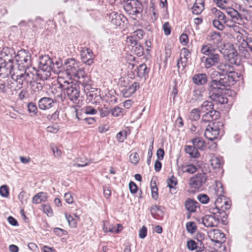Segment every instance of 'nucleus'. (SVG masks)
I'll return each instance as SVG.
<instances>
[{
	"instance_id": "nucleus-38",
	"label": "nucleus",
	"mask_w": 252,
	"mask_h": 252,
	"mask_svg": "<svg viewBox=\"0 0 252 252\" xmlns=\"http://www.w3.org/2000/svg\"><path fill=\"white\" fill-rule=\"evenodd\" d=\"M211 165L214 169H218L221 167V163L217 157H212L211 159Z\"/></svg>"
},
{
	"instance_id": "nucleus-45",
	"label": "nucleus",
	"mask_w": 252,
	"mask_h": 252,
	"mask_svg": "<svg viewBox=\"0 0 252 252\" xmlns=\"http://www.w3.org/2000/svg\"><path fill=\"white\" fill-rule=\"evenodd\" d=\"M185 172H188L190 174H192L196 171V167L192 164H188L183 167Z\"/></svg>"
},
{
	"instance_id": "nucleus-12",
	"label": "nucleus",
	"mask_w": 252,
	"mask_h": 252,
	"mask_svg": "<svg viewBox=\"0 0 252 252\" xmlns=\"http://www.w3.org/2000/svg\"><path fill=\"white\" fill-rule=\"evenodd\" d=\"M139 88V85L138 83H130L124 86L122 92L125 97H128L133 94L136 90Z\"/></svg>"
},
{
	"instance_id": "nucleus-20",
	"label": "nucleus",
	"mask_w": 252,
	"mask_h": 252,
	"mask_svg": "<svg viewBox=\"0 0 252 252\" xmlns=\"http://www.w3.org/2000/svg\"><path fill=\"white\" fill-rule=\"evenodd\" d=\"M87 99L93 103L99 102L101 99L100 91L96 89L91 91L87 95Z\"/></svg>"
},
{
	"instance_id": "nucleus-22",
	"label": "nucleus",
	"mask_w": 252,
	"mask_h": 252,
	"mask_svg": "<svg viewBox=\"0 0 252 252\" xmlns=\"http://www.w3.org/2000/svg\"><path fill=\"white\" fill-rule=\"evenodd\" d=\"M136 72L138 77L145 79L148 75L146 65L145 63L140 64L137 67Z\"/></svg>"
},
{
	"instance_id": "nucleus-9",
	"label": "nucleus",
	"mask_w": 252,
	"mask_h": 252,
	"mask_svg": "<svg viewBox=\"0 0 252 252\" xmlns=\"http://www.w3.org/2000/svg\"><path fill=\"white\" fill-rule=\"evenodd\" d=\"M38 105L40 110L49 112L54 108L55 102L52 98L45 97L39 99Z\"/></svg>"
},
{
	"instance_id": "nucleus-2",
	"label": "nucleus",
	"mask_w": 252,
	"mask_h": 252,
	"mask_svg": "<svg viewBox=\"0 0 252 252\" xmlns=\"http://www.w3.org/2000/svg\"><path fill=\"white\" fill-rule=\"evenodd\" d=\"M219 68L220 70L219 73L224 76L221 81H219L223 87L233 85L241 78V75L238 73L234 71L233 69L229 65L220 64L219 65Z\"/></svg>"
},
{
	"instance_id": "nucleus-11",
	"label": "nucleus",
	"mask_w": 252,
	"mask_h": 252,
	"mask_svg": "<svg viewBox=\"0 0 252 252\" xmlns=\"http://www.w3.org/2000/svg\"><path fill=\"white\" fill-rule=\"evenodd\" d=\"M208 235L210 240L216 243H221L224 241L225 235L219 230H211Z\"/></svg>"
},
{
	"instance_id": "nucleus-46",
	"label": "nucleus",
	"mask_w": 252,
	"mask_h": 252,
	"mask_svg": "<svg viewBox=\"0 0 252 252\" xmlns=\"http://www.w3.org/2000/svg\"><path fill=\"white\" fill-rule=\"evenodd\" d=\"M9 73V69L5 67L4 63L0 65V76H6Z\"/></svg>"
},
{
	"instance_id": "nucleus-58",
	"label": "nucleus",
	"mask_w": 252,
	"mask_h": 252,
	"mask_svg": "<svg viewBox=\"0 0 252 252\" xmlns=\"http://www.w3.org/2000/svg\"><path fill=\"white\" fill-rule=\"evenodd\" d=\"M156 156L158 159L162 160L164 156V152L163 150L161 148L158 149L157 151Z\"/></svg>"
},
{
	"instance_id": "nucleus-54",
	"label": "nucleus",
	"mask_w": 252,
	"mask_h": 252,
	"mask_svg": "<svg viewBox=\"0 0 252 252\" xmlns=\"http://www.w3.org/2000/svg\"><path fill=\"white\" fill-rule=\"evenodd\" d=\"M147 228L146 226H143L139 232V236L141 239H144L147 235Z\"/></svg>"
},
{
	"instance_id": "nucleus-15",
	"label": "nucleus",
	"mask_w": 252,
	"mask_h": 252,
	"mask_svg": "<svg viewBox=\"0 0 252 252\" xmlns=\"http://www.w3.org/2000/svg\"><path fill=\"white\" fill-rule=\"evenodd\" d=\"M221 219V216L216 215L215 217L210 215L205 216L202 218V223L206 227H214L217 225L218 220Z\"/></svg>"
},
{
	"instance_id": "nucleus-61",
	"label": "nucleus",
	"mask_w": 252,
	"mask_h": 252,
	"mask_svg": "<svg viewBox=\"0 0 252 252\" xmlns=\"http://www.w3.org/2000/svg\"><path fill=\"white\" fill-rule=\"evenodd\" d=\"M59 127L57 125L50 126L47 127V131L51 133H56L58 131Z\"/></svg>"
},
{
	"instance_id": "nucleus-43",
	"label": "nucleus",
	"mask_w": 252,
	"mask_h": 252,
	"mask_svg": "<svg viewBox=\"0 0 252 252\" xmlns=\"http://www.w3.org/2000/svg\"><path fill=\"white\" fill-rule=\"evenodd\" d=\"M127 132L126 130L120 131L117 135V140L119 142H123L126 138Z\"/></svg>"
},
{
	"instance_id": "nucleus-27",
	"label": "nucleus",
	"mask_w": 252,
	"mask_h": 252,
	"mask_svg": "<svg viewBox=\"0 0 252 252\" xmlns=\"http://www.w3.org/2000/svg\"><path fill=\"white\" fill-rule=\"evenodd\" d=\"M201 109L204 114L207 113L214 110L213 104L211 102L207 101L203 102L201 106Z\"/></svg>"
},
{
	"instance_id": "nucleus-25",
	"label": "nucleus",
	"mask_w": 252,
	"mask_h": 252,
	"mask_svg": "<svg viewBox=\"0 0 252 252\" xmlns=\"http://www.w3.org/2000/svg\"><path fill=\"white\" fill-rule=\"evenodd\" d=\"M192 81L197 85H202L207 82V77L205 74H196L192 77Z\"/></svg>"
},
{
	"instance_id": "nucleus-47",
	"label": "nucleus",
	"mask_w": 252,
	"mask_h": 252,
	"mask_svg": "<svg viewBox=\"0 0 252 252\" xmlns=\"http://www.w3.org/2000/svg\"><path fill=\"white\" fill-rule=\"evenodd\" d=\"M129 160L132 164H137L139 160V158L138 154L136 153H131L129 156Z\"/></svg>"
},
{
	"instance_id": "nucleus-37",
	"label": "nucleus",
	"mask_w": 252,
	"mask_h": 252,
	"mask_svg": "<svg viewBox=\"0 0 252 252\" xmlns=\"http://www.w3.org/2000/svg\"><path fill=\"white\" fill-rule=\"evenodd\" d=\"M28 112L32 114V116H36L38 110L36 105L33 102H30L27 105Z\"/></svg>"
},
{
	"instance_id": "nucleus-39",
	"label": "nucleus",
	"mask_w": 252,
	"mask_h": 252,
	"mask_svg": "<svg viewBox=\"0 0 252 252\" xmlns=\"http://www.w3.org/2000/svg\"><path fill=\"white\" fill-rule=\"evenodd\" d=\"M200 116V111L198 109H193L189 114V119L193 121L199 120Z\"/></svg>"
},
{
	"instance_id": "nucleus-23",
	"label": "nucleus",
	"mask_w": 252,
	"mask_h": 252,
	"mask_svg": "<svg viewBox=\"0 0 252 252\" xmlns=\"http://www.w3.org/2000/svg\"><path fill=\"white\" fill-rule=\"evenodd\" d=\"M204 9V0H195V1L192 7V13L194 14H200Z\"/></svg>"
},
{
	"instance_id": "nucleus-48",
	"label": "nucleus",
	"mask_w": 252,
	"mask_h": 252,
	"mask_svg": "<svg viewBox=\"0 0 252 252\" xmlns=\"http://www.w3.org/2000/svg\"><path fill=\"white\" fill-rule=\"evenodd\" d=\"M43 211L44 213H45L48 216H51L53 212L50 206L48 204H44L42 206Z\"/></svg>"
},
{
	"instance_id": "nucleus-41",
	"label": "nucleus",
	"mask_w": 252,
	"mask_h": 252,
	"mask_svg": "<svg viewBox=\"0 0 252 252\" xmlns=\"http://www.w3.org/2000/svg\"><path fill=\"white\" fill-rule=\"evenodd\" d=\"M226 12L232 18V20L235 19L238 20V17H240L238 12L233 8H228L226 9Z\"/></svg>"
},
{
	"instance_id": "nucleus-21",
	"label": "nucleus",
	"mask_w": 252,
	"mask_h": 252,
	"mask_svg": "<svg viewBox=\"0 0 252 252\" xmlns=\"http://www.w3.org/2000/svg\"><path fill=\"white\" fill-rule=\"evenodd\" d=\"M109 20L111 24L115 27L120 26L122 23L121 15L115 12H112L110 14Z\"/></svg>"
},
{
	"instance_id": "nucleus-13",
	"label": "nucleus",
	"mask_w": 252,
	"mask_h": 252,
	"mask_svg": "<svg viewBox=\"0 0 252 252\" xmlns=\"http://www.w3.org/2000/svg\"><path fill=\"white\" fill-rule=\"evenodd\" d=\"M81 59L85 64L91 65L94 63L93 52L89 49L82 50L81 52Z\"/></svg>"
},
{
	"instance_id": "nucleus-62",
	"label": "nucleus",
	"mask_w": 252,
	"mask_h": 252,
	"mask_svg": "<svg viewBox=\"0 0 252 252\" xmlns=\"http://www.w3.org/2000/svg\"><path fill=\"white\" fill-rule=\"evenodd\" d=\"M103 195L105 198L108 199L111 196V191L109 188H104L103 189Z\"/></svg>"
},
{
	"instance_id": "nucleus-51",
	"label": "nucleus",
	"mask_w": 252,
	"mask_h": 252,
	"mask_svg": "<svg viewBox=\"0 0 252 252\" xmlns=\"http://www.w3.org/2000/svg\"><path fill=\"white\" fill-rule=\"evenodd\" d=\"M180 42L183 46H186L189 43V38L186 34L183 33L180 37Z\"/></svg>"
},
{
	"instance_id": "nucleus-64",
	"label": "nucleus",
	"mask_w": 252,
	"mask_h": 252,
	"mask_svg": "<svg viewBox=\"0 0 252 252\" xmlns=\"http://www.w3.org/2000/svg\"><path fill=\"white\" fill-rule=\"evenodd\" d=\"M161 168V163L159 161V160L158 159L155 161L154 163V169L156 171H159Z\"/></svg>"
},
{
	"instance_id": "nucleus-5",
	"label": "nucleus",
	"mask_w": 252,
	"mask_h": 252,
	"mask_svg": "<svg viewBox=\"0 0 252 252\" xmlns=\"http://www.w3.org/2000/svg\"><path fill=\"white\" fill-rule=\"evenodd\" d=\"M52 64V60L48 56H44L40 59L38 75L43 79H46L50 76Z\"/></svg>"
},
{
	"instance_id": "nucleus-30",
	"label": "nucleus",
	"mask_w": 252,
	"mask_h": 252,
	"mask_svg": "<svg viewBox=\"0 0 252 252\" xmlns=\"http://www.w3.org/2000/svg\"><path fill=\"white\" fill-rule=\"evenodd\" d=\"M186 152L187 154H189L190 157L193 158H196L199 157V154L196 149V148L194 147H192L191 146H189L187 147L185 149Z\"/></svg>"
},
{
	"instance_id": "nucleus-56",
	"label": "nucleus",
	"mask_w": 252,
	"mask_h": 252,
	"mask_svg": "<svg viewBox=\"0 0 252 252\" xmlns=\"http://www.w3.org/2000/svg\"><path fill=\"white\" fill-rule=\"evenodd\" d=\"M28 247L32 252H39V249L37 246L33 243H29Z\"/></svg>"
},
{
	"instance_id": "nucleus-40",
	"label": "nucleus",
	"mask_w": 252,
	"mask_h": 252,
	"mask_svg": "<svg viewBox=\"0 0 252 252\" xmlns=\"http://www.w3.org/2000/svg\"><path fill=\"white\" fill-rule=\"evenodd\" d=\"M215 50V49L212 48L210 44H207L202 46L201 48V52L204 55H209Z\"/></svg>"
},
{
	"instance_id": "nucleus-32",
	"label": "nucleus",
	"mask_w": 252,
	"mask_h": 252,
	"mask_svg": "<svg viewBox=\"0 0 252 252\" xmlns=\"http://www.w3.org/2000/svg\"><path fill=\"white\" fill-rule=\"evenodd\" d=\"M133 51L135 54L139 57H141L143 55L144 53V50L142 45L140 44H136L133 45Z\"/></svg>"
},
{
	"instance_id": "nucleus-34",
	"label": "nucleus",
	"mask_w": 252,
	"mask_h": 252,
	"mask_svg": "<svg viewBox=\"0 0 252 252\" xmlns=\"http://www.w3.org/2000/svg\"><path fill=\"white\" fill-rule=\"evenodd\" d=\"M192 143L194 146L198 149L203 150L205 148L204 141L200 138L193 139Z\"/></svg>"
},
{
	"instance_id": "nucleus-4",
	"label": "nucleus",
	"mask_w": 252,
	"mask_h": 252,
	"mask_svg": "<svg viewBox=\"0 0 252 252\" xmlns=\"http://www.w3.org/2000/svg\"><path fill=\"white\" fill-rule=\"evenodd\" d=\"M60 88L66 94L71 101H76L80 93L75 84L69 83L65 80L58 81Z\"/></svg>"
},
{
	"instance_id": "nucleus-3",
	"label": "nucleus",
	"mask_w": 252,
	"mask_h": 252,
	"mask_svg": "<svg viewBox=\"0 0 252 252\" xmlns=\"http://www.w3.org/2000/svg\"><path fill=\"white\" fill-rule=\"evenodd\" d=\"M220 81L213 80L210 83L211 90L210 91V97L213 101L223 104L227 102V99L222 95L220 90H223L226 87H223Z\"/></svg>"
},
{
	"instance_id": "nucleus-18",
	"label": "nucleus",
	"mask_w": 252,
	"mask_h": 252,
	"mask_svg": "<svg viewBox=\"0 0 252 252\" xmlns=\"http://www.w3.org/2000/svg\"><path fill=\"white\" fill-rule=\"evenodd\" d=\"M143 35V32L137 30L133 32L132 34L127 38V41L131 45L137 44V41L141 39Z\"/></svg>"
},
{
	"instance_id": "nucleus-53",
	"label": "nucleus",
	"mask_w": 252,
	"mask_h": 252,
	"mask_svg": "<svg viewBox=\"0 0 252 252\" xmlns=\"http://www.w3.org/2000/svg\"><path fill=\"white\" fill-rule=\"evenodd\" d=\"M197 198L202 204H206L208 203L209 200V197L205 194L198 195Z\"/></svg>"
},
{
	"instance_id": "nucleus-14",
	"label": "nucleus",
	"mask_w": 252,
	"mask_h": 252,
	"mask_svg": "<svg viewBox=\"0 0 252 252\" xmlns=\"http://www.w3.org/2000/svg\"><path fill=\"white\" fill-rule=\"evenodd\" d=\"M30 56L28 52L25 50H21L18 52L16 57V61L19 65L24 67L26 64L30 61Z\"/></svg>"
},
{
	"instance_id": "nucleus-1",
	"label": "nucleus",
	"mask_w": 252,
	"mask_h": 252,
	"mask_svg": "<svg viewBox=\"0 0 252 252\" xmlns=\"http://www.w3.org/2000/svg\"><path fill=\"white\" fill-rule=\"evenodd\" d=\"M55 65L58 68L62 66V69L59 71L54 67L53 68L54 71L58 73V81L64 80L65 78L78 82L80 79L85 77L86 74L80 63L74 58L66 59L63 64L60 60L56 62Z\"/></svg>"
},
{
	"instance_id": "nucleus-7",
	"label": "nucleus",
	"mask_w": 252,
	"mask_h": 252,
	"mask_svg": "<svg viewBox=\"0 0 252 252\" xmlns=\"http://www.w3.org/2000/svg\"><path fill=\"white\" fill-rule=\"evenodd\" d=\"M220 122L212 123L209 124L205 131L204 135L206 138L210 140L216 139L220 133Z\"/></svg>"
},
{
	"instance_id": "nucleus-63",
	"label": "nucleus",
	"mask_w": 252,
	"mask_h": 252,
	"mask_svg": "<svg viewBox=\"0 0 252 252\" xmlns=\"http://www.w3.org/2000/svg\"><path fill=\"white\" fill-rule=\"evenodd\" d=\"M244 46V48H246L247 47L248 49H249L252 52V40H248L247 41H244V43L242 44Z\"/></svg>"
},
{
	"instance_id": "nucleus-60",
	"label": "nucleus",
	"mask_w": 252,
	"mask_h": 252,
	"mask_svg": "<svg viewBox=\"0 0 252 252\" xmlns=\"http://www.w3.org/2000/svg\"><path fill=\"white\" fill-rule=\"evenodd\" d=\"M124 227L122 224L120 223H118L117 224V227L115 228V226H114V229H113V233L118 234L120 233L123 230Z\"/></svg>"
},
{
	"instance_id": "nucleus-49",
	"label": "nucleus",
	"mask_w": 252,
	"mask_h": 252,
	"mask_svg": "<svg viewBox=\"0 0 252 252\" xmlns=\"http://www.w3.org/2000/svg\"><path fill=\"white\" fill-rule=\"evenodd\" d=\"M186 227L188 232L192 233L196 229V225L193 222H189L187 223Z\"/></svg>"
},
{
	"instance_id": "nucleus-36",
	"label": "nucleus",
	"mask_w": 252,
	"mask_h": 252,
	"mask_svg": "<svg viewBox=\"0 0 252 252\" xmlns=\"http://www.w3.org/2000/svg\"><path fill=\"white\" fill-rule=\"evenodd\" d=\"M151 190L152 198L157 200L158 198V189L155 182L151 183Z\"/></svg>"
},
{
	"instance_id": "nucleus-29",
	"label": "nucleus",
	"mask_w": 252,
	"mask_h": 252,
	"mask_svg": "<svg viewBox=\"0 0 252 252\" xmlns=\"http://www.w3.org/2000/svg\"><path fill=\"white\" fill-rule=\"evenodd\" d=\"M223 53L226 55L230 61L235 59L237 56L236 51L230 46L228 48L224 49Z\"/></svg>"
},
{
	"instance_id": "nucleus-57",
	"label": "nucleus",
	"mask_w": 252,
	"mask_h": 252,
	"mask_svg": "<svg viewBox=\"0 0 252 252\" xmlns=\"http://www.w3.org/2000/svg\"><path fill=\"white\" fill-rule=\"evenodd\" d=\"M129 189L130 192L134 194L137 192L138 188L135 183L131 182L129 184Z\"/></svg>"
},
{
	"instance_id": "nucleus-19",
	"label": "nucleus",
	"mask_w": 252,
	"mask_h": 252,
	"mask_svg": "<svg viewBox=\"0 0 252 252\" xmlns=\"http://www.w3.org/2000/svg\"><path fill=\"white\" fill-rule=\"evenodd\" d=\"M209 40L213 42L218 49L220 50L223 49L224 44L222 43V39L218 33H214L212 34L210 36Z\"/></svg>"
},
{
	"instance_id": "nucleus-6",
	"label": "nucleus",
	"mask_w": 252,
	"mask_h": 252,
	"mask_svg": "<svg viewBox=\"0 0 252 252\" xmlns=\"http://www.w3.org/2000/svg\"><path fill=\"white\" fill-rule=\"evenodd\" d=\"M124 8L127 13L132 15L141 13L143 10L142 4L138 0H127Z\"/></svg>"
},
{
	"instance_id": "nucleus-8",
	"label": "nucleus",
	"mask_w": 252,
	"mask_h": 252,
	"mask_svg": "<svg viewBox=\"0 0 252 252\" xmlns=\"http://www.w3.org/2000/svg\"><path fill=\"white\" fill-rule=\"evenodd\" d=\"M230 200L225 196L218 197L215 202L216 209L221 211L223 215H225V210L229 209L231 207Z\"/></svg>"
},
{
	"instance_id": "nucleus-55",
	"label": "nucleus",
	"mask_w": 252,
	"mask_h": 252,
	"mask_svg": "<svg viewBox=\"0 0 252 252\" xmlns=\"http://www.w3.org/2000/svg\"><path fill=\"white\" fill-rule=\"evenodd\" d=\"M188 248L190 250L193 251L196 249L197 246L196 243L193 240H189L187 242Z\"/></svg>"
},
{
	"instance_id": "nucleus-24",
	"label": "nucleus",
	"mask_w": 252,
	"mask_h": 252,
	"mask_svg": "<svg viewBox=\"0 0 252 252\" xmlns=\"http://www.w3.org/2000/svg\"><path fill=\"white\" fill-rule=\"evenodd\" d=\"M48 198L46 192H40L35 194L32 198V202L33 204H39L42 202H45Z\"/></svg>"
},
{
	"instance_id": "nucleus-42",
	"label": "nucleus",
	"mask_w": 252,
	"mask_h": 252,
	"mask_svg": "<svg viewBox=\"0 0 252 252\" xmlns=\"http://www.w3.org/2000/svg\"><path fill=\"white\" fill-rule=\"evenodd\" d=\"M212 13L217 17L220 20H224L225 16L224 15L220 10H218L216 8H213L211 10Z\"/></svg>"
},
{
	"instance_id": "nucleus-50",
	"label": "nucleus",
	"mask_w": 252,
	"mask_h": 252,
	"mask_svg": "<svg viewBox=\"0 0 252 252\" xmlns=\"http://www.w3.org/2000/svg\"><path fill=\"white\" fill-rule=\"evenodd\" d=\"M64 198L65 201L67 204H72L74 202V199L72 194L70 192H66L64 194Z\"/></svg>"
},
{
	"instance_id": "nucleus-44",
	"label": "nucleus",
	"mask_w": 252,
	"mask_h": 252,
	"mask_svg": "<svg viewBox=\"0 0 252 252\" xmlns=\"http://www.w3.org/2000/svg\"><path fill=\"white\" fill-rule=\"evenodd\" d=\"M168 187L170 189L174 188L177 184V180L173 176H171L167 180Z\"/></svg>"
},
{
	"instance_id": "nucleus-16",
	"label": "nucleus",
	"mask_w": 252,
	"mask_h": 252,
	"mask_svg": "<svg viewBox=\"0 0 252 252\" xmlns=\"http://www.w3.org/2000/svg\"><path fill=\"white\" fill-rule=\"evenodd\" d=\"M220 117L219 112L213 110L212 111L204 114L202 116V120L204 122L212 123L219 122L217 121Z\"/></svg>"
},
{
	"instance_id": "nucleus-10",
	"label": "nucleus",
	"mask_w": 252,
	"mask_h": 252,
	"mask_svg": "<svg viewBox=\"0 0 252 252\" xmlns=\"http://www.w3.org/2000/svg\"><path fill=\"white\" fill-rule=\"evenodd\" d=\"M190 55V53L188 49L183 48L181 50L180 59L177 61V67L179 69L183 70L185 68Z\"/></svg>"
},
{
	"instance_id": "nucleus-33",
	"label": "nucleus",
	"mask_w": 252,
	"mask_h": 252,
	"mask_svg": "<svg viewBox=\"0 0 252 252\" xmlns=\"http://www.w3.org/2000/svg\"><path fill=\"white\" fill-rule=\"evenodd\" d=\"M65 217L67 221L68 225L72 228H75L77 225V223L72 216L67 213L64 214Z\"/></svg>"
},
{
	"instance_id": "nucleus-52",
	"label": "nucleus",
	"mask_w": 252,
	"mask_h": 252,
	"mask_svg": "<svg viewBox=\"0 0 252 252\" xmlns=\"http://www.w3.org/2000/svg\"><path fill=\"white\" fill-rule=\"evenodd\" d=\"M164 33L165 35L167 36L170 34L171 27L168 22L165 23L162 26Z\"/></svg>"
},
{
	"instance_id": "nucleus-35",
	"label": "nucleus",
	"mask_w": 252,
	"mask_h": 252,
	"mask_svg": "<svg viewBox=\"0 0 252 252\" xmlns=\"http://www.w3.org/2000/svg\"><path fill=\"white\" fill-rule=\"evenodd\" d=\"M0 195L1 197L7 198L9 195V188L6 185H2L0 187Z\"/></svg>"
},
{
	"instance_id": "nucleus-17",
	"label": "nucleus",
	"mask_w": 252,
	"mask_h": 252,
	"mask_svg": "<svg viewBox=\"0 0 252 252\" xmlns=\"http://www.w3.org/2000/svg\"><path fill=\"white\" fill-rule=\"evenodd\" d=\"M206 178L204 173L197 175L190 180L189 184L194 188H198L206 182Z\"/></svg>"
},
{
	"instance_id": "nucleus-26",
	"label": "nucleus",
	"mask_w": 252,
	"mask_h": 252,
	"mask_svg": "<svg viewBox=\"0 0 252 252\" xmlns=\"http://www.w3.org/2000/svg\"><path fill=\"white\" fill-rule=\"evenodd\" d=\"M219 56L217 54H213L210 57L206 59L205 66L206 68H210L218 62Z\"/></svg>"
},
{
	"instance_id": "nucleus-28",
	"label": "nucleus",
	"mask_w": 252,
	"mask_h": 252,
	"mask_svg": "<svg viewBox=\"0 0 252 252\" xmlns=\"http://www.w3.org/2000/svg\"><path fill=\"white\" fill-rule=\"evenodd\" d=\"M197 202L194 200L189 199L185 202V207L189 212H194L197 208Z\"/></svg>"
},
{
	"instance_id": "nucleus-31",
	"label": "nucleus",
	"mask_w": 252,
	"mask_h": 252,
	"mask_svg": "<svg viewBox=\"0 0 252 252\" xmlns=\"http://www.w3.org/2000/svg\"><path fill=\"white\" fill-rule=\"evenodd\" d=\"M114 224L109 221L104 220L102 223V230L105 233H113Z\"/></svg>"
},
{
	"instance_id": "nucleus-59",
	"label": "nucleus",
	"mask_w": 252,
	"mask_h": 252,
	"mask_svg": "<svg viewBox=\"0 0 252 252\" xmlns=\"http://www.w3.org/2000/svg\"><path fill=\"white\" fill-rule=\"evenodd\" d=\"M217 5L221 8H223L225 7L226 4L227 3L228 0H215Z\"/></svg>"
}]
</instances>
